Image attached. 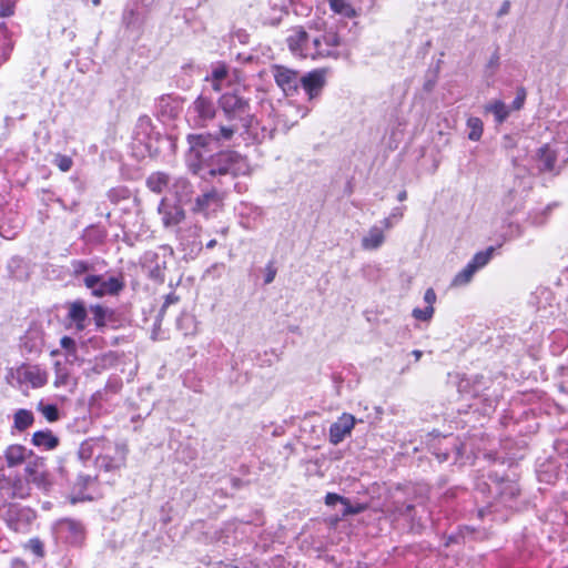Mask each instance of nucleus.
Returning a JSON list of instances; mask_svg holds the SVG:
<instances>
[{"label":"nucleus","instance_id":"obj_33","mask_svg":"<svg viewBox=\"0 0 568 568\" xmlns=\"http://www.w3.org/2000/svg\"><path fill=\"white\" fill-rule=\"evenodd\" d=\"M11 488L13 497L17 498L23 499L29 497L31 494V487L28 479L23 480L21 478H16L11 484Z\"/></svg>","mask_w":568,"mask_h":568},{"label":"nucleus","instance_id":"obj_36","mask_svg":"<svg viewBox=\"0 0 568 568\" xmlns=\"http://www.w3.org/2000/svg\"><path fill=\"white\" fill-rule=\"evenodd\" d=\"M434 306H426L424 308H414L412 312V315L415 320L422 321V322H428L434 316Z\"/></svg>","mask_w":568,"mask_h":568},{"label":"nucleus","instance_id":"obj_27","mask_svg":"<svg viewBox=\"0 0 568 568\" xmlns=\"http://www.w3.org/2000/svg\"><path fill=\"white\" fill-rule=\"evenodd\" d=\"M194 109L202 120H211L215 115L213 102L204 97H200L194 102Z\"/></svg>","mask_w":568,"mask_h":568},{"label":"nucleus","instance_id":"obj_22","mask_svg":"<svg viewBox=\"0 0 568 568\" xmlns=\"http://www.w3.org/2000/svg\"><path fill=\"white\" fill-rule=\"evenodd\" d=\"M486 113L494 115L495 122L501 124L510 114V108L501 100H493L484 106Z\"/></svg>","mask_w":568,"mask_h":568},{"label":"nucleus","instance_id":"obj_28","mask_svg":"<svg viewBox=\"0 0 568 568\" xmlns=\"http://www.w3.org/2000/svg\"><path fill=\"white\" fill-rule=\"evenodd\" d=\"M24 379L29 382L32 387H42L48 382V376L44 371L34 366L24 372Z\"/></svg>","mask_w":568,"mask_h":568},{"label":"nucleus","instance_id":"obj_51","mask_svg":"<svg viewBox=\"0 0 568 568\" xmlns=\"http://www.w3.org/2000/svg\"><path fill=\"white\" fill-rule=\"evenodd\" d=\"M31 547H32V550L37 554V555H42L43 550H42V545L39 540H32L31 541Z\"/></svg>","mask_w":568,"mask_h":568},{"label":"nucleus","instance_id":"obj_46","mask_svg":"<svg viewBox=\"0 0 568 568\" xmlns=\"http://www.w3.org/2000/svg\"><path fill=\"white\" fill-rule=\"evenodd\" d=\"M424 301L427 304V306H433L436 302V293L433 288H427L424 294Z\"/></svg>","mask_w":568,"mask_h":568},{"label":"nucleus","instance_id":"obj_12","mask_svg":"<svg viewBox=\"0 0 568 568\" xmlns=\"http://www.w3.org/2000/svg\"><path fill=\"white\" fill-rule=\"evenodd\" d=\"M539 172L558 174L561 166L558 164L557 150L549 144L541 146L536 155Z\"/></svg>","mask_w":568,"mask_h":568},{"label":"nucleus","instance_id":"obj_39","mask_svg":"<svg viewBox=\"0 0 568 568\" xmlns=\"http://www.w3.org/2000/svg\"><path fill=\"white\" fill-rule=\"evenodd\" d=\"M54 164L62 171L68 172L72 168V159L68 155L58 154L54 158Z\"/></svg>","mask_w":568,"mask_h":568},{"label":"nucleus","instance_id":"obj_8","mask_svg":"<svg viewBox=\"0 0 568 568\" xmlns=\"http://www.w3.org/2000/svg\"><path fill=\"white\" fill-rule=\"evenodd\" d=\"M34 517L32 509L17 505L9 506L3 516L8 527L16 532H26Z\"/></svg>","mask_w":568,"mask_h":568},{"label":"nucleus","instance_id":"obj_4","mask_svg":"<svg viewBox=\"0 0 568 568\" xmlns=\"http://www.w3.org/2000/svg\"><path fill=\"white\" fill-rule=\"evenodd\" d=\"M102 449L95 457V465L100 469L111 471L121 468L126 458V447L124 445L112 444L110 442L97 440L93 443V449Z\"/></svg>","mask_w":568,"mask_h":568},{"label":"nucleus","instance_id":"obj_55","mask_svg":"<svg viewBox=\"0 0 568 568\" xmlns=\"http://www.w3.org/2000/svg\"><path fill=\"white\" fill-rule=\"evenodd\" d=\"M407 199V192L406 191H400L398 194H397V200L403 202Z\"/></svg>","mask_w":568,"mask_h":568},{"label":"nucleus","instance_id":"obj_42","mask_svg":"<svg viewBox=\"0 0 568 568\" xmlns=\"http://www.w3.org/2000/svg\"><path fill=\"white\" fill-rule=\"evenodd\" d=\"M525 100H526V91H525V89L520 88L517 91V95H516L515 100L513 101L511 106H509L510 111L511 110H520L525 103Z\"/></svg>","mask_w":568,"mask_h":568},{"label":"nucleus","instance_id":"obj_61","mask_svg":"<svg viewBox=\"0 0 568 568\" xmlns=\"http://www.w3.org/2000/svg\"><path fill=\"white\" fill-rule=\"evenodd\" d=\"M100 3V0H93V4L98 6Z\"/></svg>","mask_w":568,"mask_h":568},{"label":"nucleus","instance_id":"obj_60","mask_svg":"<svg viewBox=\"0 0 568 568\" xmlns=\"http://www.w3.org/2000/svg\"><path fill=\"white\" fill-rule=\"evenodd\" d=\"M84 452H85V447H84V446H82L81 452H80L81 456H83V455H84Z\"/></svg>","mask_w":568,"mask_h":568},{"label":"nucleus","instance_id":"obj_15","mask_svg":"<svg viewBox=\"0 0 568 568\" xmlns=\"http://www.w3.org/2000/svg\"><path fill=\"white\" fill-rule=\"evenodd\" d=\"M222 202V194H220L215 190H210L209 192H205L201 196L196 197L193 211L202 213L204 215H209L211 212H214L219 207H221Z\"/></svg>","mask_w":568,"mask_h":568},{"label":"nucleus","instance_id":"obj_56","mask_svg":"<svg viewBox=\"0 0 568 568\" xmlns=\"http://www.w3.org/2000/svg\"><path fill=\"white\" fill-rule=\"evenodd\" d=\"M412 355L415 357V361H419V359H420V357H422V355H423V353H422V351H419V349H414V351L412 352Z\"/></svg>","mask_w":568,"mask_h":568},{"label":"nucleus","instance_id":"obj_44","mask_svg":"<svg viewBox=\"0 0 568 568\" xmlns=\"http://www.w3.org/2000/svg\"><path fill=\"white\" fill-rule=\"evenodd\" d=\"M344 501V497L343 496H339L338 494H335V493H328L326 496H325V504L327 506H335L337 503H341Z\"/></svg>","mask_w":568,"mask_h":568},{"label":"nucleus","instance_id":"obj_1","mask_svg":"<svg viewBox=\"0 0 568 568\" xmlns=\"http://www.w3.org/2000/svg\"><path fill=\"white\" fill-rule=\"evenodd\" d=\"M239 130L237 124L221 125L215 133L209 134H191L187 136L190 150L186 155V163L193 173L203 170V161L210 153V145L213 142L230 141L234 133Z\"/></svg>","mask_w":568,"mask_h":568},{"label":"nucleus","instance_id":"obj_25","mask_svg":"<svg viewBox=\"0 0 568 568\" xmlns=\"http://www.w3.org/2000/svg\"><path fill=\"white\" fill-rule=\"evenodd\" d=\"M69 318L75 323V327L82 331L85 327L87 310L82 302H73L69 305Z\"/></svg>","mask_w":568,"mask_h":568},{"label":"nucleus","instance_id":"obj_48","mask_svg":"<svg viewBox=\"0 0 568 568\" xmlns=\"http://www.w3.org/2000/svg\"><path fill=\"white\" fill-rule=\"evenodd\" d=\"M73 268L75 273H83L88 270V265L84 262H74Z\"/></svg>","mask_w":568,"mask_h":568},{"label":"nucleus","instance_id":"obj_20","mask_svg":"<svg viewBox=\"0 0 568 568\" xmlns=\"http://www.w3.org/2000/svg\"><path fill=\"white\" fill-rule=\"evenodd\" d=\"M53 384L57 388L65 387L70 393H72L77 386V381L71 376L70 369L67 365H62L57 362Z\"/></svg>","mask_w":568,"mask_h":568},{"label":"nucleus","instance_id":"obj_50","mask_svg":"<svg viewBox=\"0 0 568 568\" xmlns=\"http://www.w3.org/2000/svg\"><path fill=\"white\" fill-rule=\"evenodd\" d=\"M150 277L158 282H163L164 278L163 272L159 267L150 273Z\"/></svg>","mask_w":568,"mask_h":568},{"label":"nucleus","instance_id":"obj_57","mask_svg":"<svg viewBox=\"0 0 568 568\" xmlns=\"http://www.w3.org/2000/svg\"><path fill=\"white\" fill-rule=\"evenodd\" d=\"M561 132L567 135V140L565 141L566 143H568V123H565V124H561Z\"/></svg>","mask_w":568,"mask_h":568},{"label":"nucleus","instance_id":"obj_37","mask_svg":"<svg viewBox=\"0 0 568 568\" xmlns=\"http://www.w3.org/2000/svg\"><path fill=\"white\" fill-rule=\"evenodd\" d=\"M404 211V206L393 209L390 215L381 221V223L384 225L385 229H390L395 223L402 220Z\"/></svg>","mask_w":568,"mask_h":568},{"label":"nucleus","instance_id":"obj_11","mask_svg":"<svg viewBox=\"0 0 568 568\" xmlns=\"http://www.w3.org/2000/svg\"><path fill=\"white\" fill-rule=\"evenodd\" d=\"M24 473L29 484H34L39 489L48 490L51 486V480L42 459L38 458L29 462L24 468Z\"/></svg>","mask_w":568,"mask_h":568},{"label":"nucleus","instance_id":"obj_3","mask_svg":"<svg viewBox=\"0 0 568 568\" xmlns=\"http://www.w3.org/2000/svg\"><path fill=\"white\" fill-rule=\"evenodd\" d=\"M220 106L230 121H237L245 130L252 126L254 115L251 112L250 102L245 97L237 92L224 93L220 98Z\"/></svg>","mask_w":568,"mask_h":568},{"label":"nucleus","instance_id":"obj_10","mask_svg":"<svg viewBox=\"0 0 568 568\" xmlns=\"http://www.w3.org/2000/svg\"><path fill=\"white\" fill-rule=\"evenodd\" d=\"M355 424L356 419L352 414L343 413L329 427V443L333 445L342 443L346 437L351 436Z\"/></svg>","mask_w":568,"mask_h":568},{"label":"nucleus","instance_id":"obj_16","mask_svg":"<svg viewBox=\"0 0 568 568\" xmlns=\"http://www.w3.org/2000/svg\"><path fill=\"white\" fill-rule=\"evenodd\" d=\"M301 83L308 98L314 99L320 95L325 84L324 72L321 70L312 71L301 79Z\"/></svg>","mask_w":568,"mask_h":568},{"label":"nucleus","instance_id":"obj_19","mask_svg":"<svg viewBox=\"0 0 568 568\" xmlns=\"http://www.w3.org/2000/svg\"><path fill=\"white\" fill-rule=\"evenodd\" d=\"M170 193L175 196L179 203H185L191 201L193 187L186 179L174 178L171 181Z\"/></svg>","mask_w":568,"mask_h":568},{"label":"nucleus","instance_id":"obj_17","mask_svg":"<svg viewBox=\"0 0 568 568\" xmlns=\"http://www.w3.org/2000/svg\"><path fill=\"white\" fill-rule=\"evenodd\" d=\"M415 506L406 503L402 497L394 495L393 500L386 506V511L395 519L405 518L414 520Z\"/></svg>","mask_w":568,"mask_h":568},{"label":"nucleus","instance_id":"obj_21","mask_svg":"<svg viewBox=\"0 0 568 568\" xmlns=\"http://www.w3.org/2000/svg\"><path fill=\"white\" fill-rule=\"evenodd\" d=\"M171 181L172 179L166 173L155 172L148 178L146 185L150 189V191L154 193H170Z\"/></svg>","mask_w":568,"mask_h":568},{"label":"nucleus","instance_id":"obj_53","mask_svg":"<svg viewBox=\"0 0 568 568\" xmlns=\"http://www.w3.org/2000/svg\"><path fill=\"white\" fill-rule=\"evenodd\" d=\"M277 12H278V16H277V17L273 18L272 20H266V19H265V20H264V23H270V24H276V23H278V22H280V20H281V17H282L283 11L280 9V10H277Z\"/></svg>","mask_w":568,"mask_h":568},{"label":"nucleus","instance_id":"obj_58","mask_svg":"<svg viewBox=\"0 0 568 568\" xmlns=\"http://www.w3.org/2000/svg\"><path fill=\"white\" fill-rule=\"evenodd\" d=\"M215 245H217V241L216 240H211V241L207 242L206 248H213ZM219 245H222V244L219 243Z\"/></svg>","mask_w":568,"mask_h":568},{"label":"nucleus","instance_id":"obj_14","mask_svg":"<svg viewBox=\"0 0 568 568\" xmlns=\"http://www.w3.org/2000/svg\"><path fill=\"white\" fill-rule=\"evenodd\" d=\"M286 42L294 55L305 58V52L310 49L312 39L305 30L297 28L287 37Z\"/></svg>","mask_w":568,"mask_h":568},{"label":"nucleus","instance_id":"obj_52","mask_svg":"<svg viewBox=\"0 0 568 568\" xmlns=\"http://www.w3.org/2000/svg\"><path fill=\"white\" fill-rule=\"evenodd\" d=\"M510 10V2L509 1H505L503 2L499 11H498V16L501 17V16H505L509 12Z\"/></svg>","mask_w":568,"mask_h":568},{"label":"nucleus","instance_id":"obj_38","mask_svg":"<svg viewBox=\"0 0 568 568\" xmlns=\"http://www.w3.org/2000/svg\"><path fill=\"white\" fill-rule=\"evenodd\" d=\"M519 494V488L514 483H507L504 485L501 491H500V498L504 503L509 501L510 499L515 498Z\"/></svg>","mask_w":568,"mask_h":568},{"label":"nucleus","instance_id":"obj_31","mask_svg":"<svg viewBox=\"0 0 568 568\" xmlns=\"http://www.w3.org/2000/svg\"><path fill=\"white\" fill-rule=\"evenodd\" d=\"M329 8L338 14H342L347 18H352L355 16V10L346 0H327Z\"/></svg>","mask_w":568,"mask_h":568},{"label":"nucleus","instance_id":"obj_6","mask_svg":"<svg viewBox=\"0 0 568 568\" xmlns=\"http://www.w3.org/2000/svg\"><path fill=\"white\" fill-rule=\"evenodd\" d=\"M341 43L335 32H326L320 37L312 38V44L305 52V58L317 59L334 55V50Z\"/></svg>","mask_w":568,"mask_h":568},{"label":"nucleus","instance_id":"obj_13","mask_svg":"<svg viewBox=\"0 0 568 568\" xmlns=\"http://www.w3.org/2000/svg\"><path fill=\"white\" fill-rule=\"evenodd\" d=\"M273 77L276 84L283 90L285 94H291L296 91L298 84L297 73L285 67L275 65L273 68Z\"/></svg>","mask_w":568,"mask_h":568},{"label":"nucleus","instance_id":"obj_29","mask_svg":"<svg viewBox=\"0 0 568 568\" xmlns=\"http://www.w3.org/2000/svg\"><path fill=\"white\" fill-rule=\"evenodd\" d=\"M226 75L227 68L224 64H217L213 68L211 75L206 77V81L211 83L214 91H221Z\"/></svg>","mask_w":568,"mask_h":568},{"label":"nucleus","instance_id":"obj_2","mask_svg":"<svg viewBox=\"0 0 568 568\" xmlns=\"http://www.w3.org/2000/svg\"><path fill=\"white\" fill-rule=\"evenodd\" d=\"M251 172V165L246 158L242 156L236 152H221L215 156L211 158L207 162L203 161V170L200 171L202 178L207 176H226L233 178L239 175H246Z\"/></svg>","mask_w":568,"mask_h":568},{"label":"nucleus","instance_id":"obj_35","mask_svg":"<svg viewBox=\"0 0 568 568\" xmlns=\"http://www.w3.org/2000/svg\"><path fill=\"white\" fill-rule=\"evenodd\" d=\"M343 509H342V516L346 517L349 515H356L366 509V505L364 504H356L352 505L347 498L344 497V501H342Z\"/></svg>","mask_w":568,"mask_h":568},{"label":"nucleus","instance_id":"obj_41","mask_svg":"<svg viewBox=\"0 0 568 568\" xmlns=\"http://www.w3.org/2000/svg\"><path fill=\"white\" fill-rule=\"evenodd\" d=\"M94 317V322L98 326L104 325L105 311L102 306L95 305L91 308Z\"/></svg>","mask_w":568,"mask_h":568},{"label":"nucleus","instance_id":"obj_7","mask_svg":"<svg viewBox=\"0 0 568 568\" xmlns=\"http://www.w3.org/2000/svg\"><path fill=\"white\" fill-rule=\"evenodd\" d=\"M54 534L58 539L70 545H80L85 537L83 525L69 518L60 519L55 523Z\"/></svg>","mask_w":568,"mask_h":568},{"label":"nucleus","instance_id":"obj_43","mask_svg":"<svg viewBox=\"0 0 568 568\" xmlns=\"http://www.w3.org/2000/svg\"><path fill=\"white\" fill-rule=\"evenodd\" d=\"M499 65V54L495 52L487 62L486 69L490 71V74H494Z\"/></svg>","mask_w":568,"mask_h":568},{"label":"nucleus","instance_id":"obj_45","mask_svg":"<svg viewBox=\"0 0 568 568\" xmlns=\"http://www.w3.org/2000/svg\"><path fill=\"white\" fill-rule=\"evenodd\" d=\"M60 344H61V346H62L64 349L69 351V352H70V353H72V354L74 353V351H75V342H74V339H72L71 337H69V336H63V337L61 338V341H60Z\"/></svg>","mask_w":568,"mask_h":568},{"label":"nucleus","instance_id":"obj_18","mask_svg":"<svg viewBox=\"0 0 568 568\" xmlns=\"http://www.w3.org/2000/svg\"><path fill=\"white\" fill-rule=\"evenodd\" d=\"M159 213L162 215V222L165 226L176 225L184 219V211L180 205H170L166 199H162L159 205Z\"/></svg>","mask_w":568,"mask_h":568},{"label":"nucleus","instance_id":"obj_59","mask_svg":"<svg viewBox=\"0 0 568 568\" xmlns=\"http://www.w3.org/2000/svg\"><path fill=\"white\" fill-rule=\"evenodd\" d=\"M528 189H530V181H525L524 182V190H523V192L528 190Z\"/></svg>","mask_w":568,"mask_h":568},{"label":"nucleus","instance_id":"obj_24","mask_svg":"<svg viewBox=\"0 0 568 568\" xmlns=\"http://www.w3.org/2000/svg\"><path fill=\"white\" fill-rule=\"evenodd\" d=\"M385 227L382 223L379 225H374L369 229L367 235L363 239V245L365 248H375L381 246L384 243V232Z\"/></svg>","mask_w":568,"mask_h":568},{"label":"nucleus","instance_id":"obj_26","mask_svg":"<svg viewBox=\"0 0 568 568\" xmlns=\"http://www.w3.org/2000/svg\"><path fill=\"white\" fill-rule=\"evenodd\" d=\"M58 438L50 430H39L32 436V444L45 449H53L58 446Z\"/></svg>","mask_w":568,"mask_h":568},{"label":"nucleus","instance_id":"obj_34","mask_svg":"<svg viewBox=\"0 0 568 568\" xmlns=\"http://www.w3.org/2000/svg\"><path fill=\"white\" fill-rule=\"evenodd\" d=\"M38 410L41 412L43 417L50 423L59 419V410L55 405L39 403Z\"/></svg>","mask_w":568,"mask_h":568},{"label":"nucleus","instance_id":"obj_32","mask_svg":"<svg viewBox=\"0 0 568 568\" xmlns=\"http://www.w3.org/2000/svg\"><path fill=\"white\" fill-rule=\"evenodd\" d=\"M33 423V415L30 410L19 409L14 414V427L19 430H24Z\"/></svg>","mask_w":568,"mask_h":568},{"label":"nucleus","instance_id":"obj_47","mask_svg":"<svg viewBox=\"0 0 568 568\" xmlns=\"http://www.w3.org/2000/svg\"><path fill=\"white\" fill-rule=\"evenodd\" d=\"M176 302H179V296H176L174 293H170L165 296V302L162 308H166L169 305L174 304Z\"/></svg>","mask_w":568,"mask_h":568},{"label":"nucleus","instance_id":"obj_54","mask_svg":"<svg viewBox=\"0 0 568 568\" xmlns=\"http://www.w3.org/2000/svg\"><path fill=\"white\" fill-rule=\"evenodd\" d=\"M12 568H28V566L23 561L16 559L12 561Z\"/></svg>","mask_w":568,"mask_h":568},{"label":"nucleus","instance_id":"obj_23","mask_svg":"<svg viewBox=\"0 0 568 568\" xmlns=\"http://www.w3.org/2000/svg\"><path fill=\"white\" fill-rule=\"evenodd\" d=\"M27 458V449L22 445H10L4 450V459L9 467L21 465Z\"/></svg>","mask_w":568,"mask_h":568},{"label":"nucleus","instance_id":"obj_30","mask_svg":"<svg viewBox=\"0 0 568 568\" xmlns=\"http://www.w3.org/2000/svg\"><path fill=\"white\" fill-rule=\"evenodd\" d=\"M467 126V138L470 141H479L483 135L484 131V123L483 121L477 116H470L467 119L466 122Z\"/></svg>","mask_w":568,"mask_h":568},{"label":"nucleus","instance_id":"obj_9","mask_svg":"<svg viewBox=\"0 0 568 568\" xmlns=\"http://www.w3.org/2000/svg\"><path fill=\"white\" fill-rule=\"evenodd\" d=\"M84 283L92 291V294L99 297L116 294L123 287V283L115 276L89 275L84 278Z\"/></svg>","mask_w":568,"mask_h":568},{"label":"nucleus","instance_id":"obj_5","mask_svg":"<svg viewBox=\"0 0 568 568\" xmlns=\"http://www.w3.org/2000/svg\"><path fill=\"white\" fill-rule=\"evenodd\" d=\"M493 253L494 251H478L467 265L455 275L452 285L460 287L469 284L474 275L490 262Z\"/></svg>","mask_w":568,"mask_h":568},{"label":"nucleus","instance_id":"obj_40","mask_svg":"<svg viewBox=\"0 0 568 568\" xmlns=\"http://www.w3.org/2000/svg\"><path fill=\"white\" fill-rule=\"evenodd\" d=\"M265 277L264 283L270 284L274 281L275 275L277 273V267L275 266V263L273 261H270L267 265L265 266Z\"/></svg>","mask_w":568,"mask_h":568},{"label":"nucleus","instance_id":"obj_49","mask_svg":"<svg viewBox=\"0 0 568 568\" xmlns=\"http://www.w3.org/2000/svg\"><path fill=\"white\" fill-rule=\"evenodd\" d=\"M13 13V7L12 4H7V6H2L1 7V10H0V16L1 17H9Z\"/></svg>","mask_w":568,"mask_h":568}]
</instances>
